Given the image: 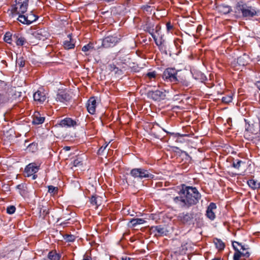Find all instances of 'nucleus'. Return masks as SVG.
Masks as SVG:
<instances>
[{"label": "nucleus", "instance_id": "473e14b6", "mask_svg": "<svg viewBox=\"0 0 260 260\" xmlns=\"http://www.w3.org/2000/svg\"><path fill=\"white\" fill-rule=\"evenodd\" d=\"M109 70L112 72H114L115 75L120 76L123 74L122 70L119 69L114 64H110L109 65Z\"/></svg>", "mask_w": 260, "mask_h": 260}, {"label": "nucleus", "instance_id": "412c9836", "mask_svg": "<svg viewBox=\"0 0 260 260\" xmlns=\"http://www.w3.org/2000/svg\"><path fill=\"white\" fill-rule=\"evenodd\" d=\"M34 99L40 104L43 103L46 99V94L43 89L38 90L34 93Z\"/></svg>", "mask_w": 260, "mask_h": 260}, {"label": "nucleus", "instance_id": "72a5a7b5", "mask_svg": "<svg viewBox=\"0 0 260 260\" xmlns=\"http://www.w3.org/2000/svg\"><path fill=\"white\" fill-rule=\"evenodd\" d=\"M248 186L252 189H255L260 188V182L254 179H250L247 181Z\"/></svg>", "mask_w": 260, "mask_h": 260}, {"label": "nucleus", "instance_id": "09e8293b", "mask_svg": "<svg viewBox=\"0 0 260 260\" xmlns=\"http://www.w3.org/2000/svg\"><path fill=\"white\" fill-rule=\"evenodd\" d=\"M16 210V208L14 206H9L7 208V213L9 214H13Z\"/></svg>", "mask_w": 260, "mask_h": 260}, {"label": "nucleus", "instance_id": "774afa93", "mask_svg": "<svg viewBox=\"0 0 260 260\" xmlns=\"http://www.w3.org/2000/svg\"><path fill=\"white\" fill-rule=\"evenodd\" d=\"M122 260H131V258L128 257H127V256H125L124 257H122Z\"/></svg>", "mask_w": 260, "mask_h": 260}, {"label": "nucleus", "instance_id": "49530a36", "mask_svg": "<svg viewBox=\"0 0 260 260\" xmlns=\"http://www.w3.org/2000/svg\"><path fill=\"white\" fill-rule=\"evenodd\" d=\"M93 48V44L91 43H89L87 45H84L82 48V51L83 52H87L90 50L91 49Z\"/></svg>", "mask_w": 260, "mask_h": 260}, {"label": "nucleus", "instance_id": "5701e85b", "mask_svg": "<svg viewBox=\"0 0 260 260\" xmlns=\"http://www.w3.org/2000/svg\"><path fill=\"white\" fill-rule=\"evenodd\" d=\"M151 233H155L156 235L164 236L166 235L167 230L162 225L152 226L150 228Z\"/></svg>", "mask_w": 260, "mask_h": 260}, {"label": "nucleus", "instance_id": "0eeeda50", "mask_svg": "<svg viewBox=\"0 0 260 260\" xmlns=\"http://www.w3.org/2000/svg\"><path fill=\"white\" fill-rule=\"evenodd\" d=\"M38 18V16L34 13L32 11L27 13L26 15H19L17 20L23 24L30 25L32 22L36 21Z\"/></svg>", "mask_w": 260, "mask_h": 260}, {"label": "nucleus", "instance_id": "37998d69", "mask_svg": "<svg viewBox=\"0 0 260 260\" xmlns=\"http://www.w3.org/2000/svg\"><path fill=\"white\" fill-rule=\"evenodd\" d=\"M233 97L231 95H227L222 98V102L225 104H229L232 101Z\"/></svg>", "mask_w": 260, "mask_h": 260}, {"label": "nucleus", "instance_id": "6e6d98bb", "mask_svg": "<svg viewBox=\"0 0 260 260\" xmlns=\"http://www.w3.org/2000/svg\"><path fill=\"white\" fill-rule=\"evenodd\" d=\"M73 165L75 167H78L79 166H81V165H82V162L81 160H80L78 158H77V159L74 160Z\"/></svg>", "mask_w": 260, "mask_h": 260}, {"label": "nucleus", "instance_id": "9d476101", "mask_svg": "<svg viewBox=\"0 0 260 260\" xmlns=\"http://www.w3.org/2000/svg\"><path fill=\"white\" fill-rule=\"evenodd\" d=\"M176 79V81H175L174 84H178L180 86H182L183 87H191V82L189 78L184 73H181L180 72L177 75Z\"/></svg>", "mask_w": 260, "mask_h": 260}, {"label": "nucleus", "instance_id": "393cba45", "mask_svg": "<svg viewBox=\"0 0 260 260\" xmlns=\"http://www.w3.org/2000/svg\"><path fill=\"white\" fill-rule=\"evenodd\" d=\"M233 66L235 70H240L242 71L244 68V59L240 56L237 58L233 63Z\"/></svg>", "mask_w": 260, "mask_h": 260}, {"label": "nucleus", "instance_id": "a211bd4d", "mask_svg": "<svg viewBox=\"0 0 260 260\" xmlns=\"http://www.w3.org/2000/svg\"><path fill=\"white\" fill-rule=\"evenodd\" d=\"M232 245L235 251L233 256V260H239L240 257L243 255V253L240 251V249L244 250V245L236 241L233 242Z\"/></svg>", "mask_w": 260, "mask_h": 260}, {"label": "nucleus", "instance_id": "9b49d317", "mask_svg": "<svg viewBox=\"0 0 260 260\" xmlns=\"http://www.w3.org/2000/svg\"><path fill=\"white\" fill-rule=\"evenodd\" d=\"M148 98L154 101H160L163 100L166 96V91L164 89L149 90L147 93Z\"/></svg>", "mask_w": 260, "mask_h": 260}, {"label": "nucleus", "instance_id": "a19ab883", "mask_svg": "<svg viewBox=\"0 0 260 260\" xmlns=\"http://www.w3.org/2000/svg\"><path fill=\"white\" fill-rule=\"evenodd\" d=\"M25 60L23 57H19L16 59V64L20 68H23L25 66Z\"/></svg>", "mask_w": 260, "mask_h": 260}, {"label": "nucleus", "instance_id": "423d86ee", "mask_svg": "<svg viewBox=\"0 0 260 260\" xmlns=\"http://www.w3.org/2000/svg\"><path fill=\"white\" fill-rule=\"evenodd\" d=\"M29 0H15V5L13 8V12L16 14L23 15L27 9Z\"/></svg>", "mask_w": 260, "mask_h": 260}, {"label": "nucleus", "instance_id": "680f3d73", "mask_svg": "<svg viewBox=\"0 0 260 260\" xmlns=\"http://www.w3.org/2000/svg\"><path fill=\"white\" fill-rule=\"evenodd\" d=\"M151 7L149 6H147L145 7L144 8V10H145L146 11H151Z\"/></svg>", "mask_w": 260, "mask_h": 260}, {"label": "nucleus", "instance_id": "864d4df0", "mask_svg": "<svg viewBox=\"0 0 260 260\" xmlns=\"http://www.w3.org/2000/svg\"><path fill=\"white\" fill-rule=\"evenodd\" d=\"M8 99L3 94L0 93V104L7 102Z\"/></svg>", "mask_w": 260, "mask_h": 260}, {"label": "nucleus", "instance_id": "4c0bfd02", "mask_svg": "<svg viewBox=\"0 0 260 260\" xmlns=\"http://www.w3.org/2000/svg\"><path fill=\"white\" fill-rule=\"evenodd\" d=\"M90 204L95 206V208H97L100 205V203H99L98 200V197L96 196H92L90 199Z\"/></svg>", "mask_w": 260, "mask_h": 260}, {"label": "nucleus", "instance_id": "0e129e2a", "mask_svg": "<svg viewBox=\"0 0 260 260\" xmlns=\"http://www.w3.org/2000/svg\"><path fill=\"white\" fill-rule=\"evenodd\" d=\"M63 149L66 151H69L71 149V147L70 146H65Z\"/></svg>", "mask_w": 260, "mask_h": 260}, {"label": "nucleus", "instance_id": "bb28decb", "mask_svg": "<svg viewBox=\"0 0 260 260\" xmlns=\"http://www.w3.org/2000/svg\"><path fill=\"white\" fill-rule=\"evenodd\" d=\"M45 117L41 116L39 112H35L33 116L32 123L34 124H41L44 122Z\"/></svg>", "mask_w": 260, "mask_h": 260}, {"label": "nucleus", "instance_id": "aec40b11", "mask_svg": "<svg viewBox=\"0 0 260 260\" xmlns=\"http://www.w3.org/2000/svg\"><path fill=\"white\" fill-rule=\"evenodd\" d=\"M96 102L94 97H91L88 100L86 104V108L88 112L91 114H94L95 112Z\"/></svg>", "mask_w": 260, "mask_h": 260}, {"label": "nucleus", "instance_id": "c85d7f7f", "mask_svg": "<svg viewBox=\"0 0 260 260\" xmlns=\"http://www.w3.org/2000/svg\"><path fill=\"white\" fill-rule=\"evenodd\" d=\"M16 188L18 190L19 193L22 197L25 196L28 193L27 185L24 183L17 185Z\"/></svg>", "mask_w": 260, "mask_h": 260}, {"label": "nucleus", "instance_id": "a878e982", "mask_svg": "<svg viewBox=\"0 0 260 260\" xmlns=\"http://www.w3.org/2000/svg\"><path fill=\"white\" fill-rule=\"evenodd\" d=\"M68 38L69 39V40L64 41L63 43V47L65 49L69 50L74 48L75 47V42L74 40L72 38V34H69L68 35Z\"/></svg>", "mask_w": 260, "mask_h": 260}, {"label": "nucleus", "instance_id": "052dcab7", "mask_svg": "<svg viewBox=\"0 0 260 260\" xmlns=\"http://www.w3.org/2000/svg\"><path fill=\"white\" fill-rule=\"evenodd\" d=\"M70 220V219H68L67 220H65L64 221L61 222L60 223V225H64L65 224H67L69 223L68 220Z\"/></svg>", "mask_w": 260, "mask_h": 260}, {"label": "nucleus", "instance_id": "69168bd1", "mask_svg": "<svg viewBox=\"0 0 260 260\" xmlns=\"http://www.w3.org/2000/svg\"><path fill=\"white\" fill-rule=\"evenodd\" d=\"M182 153L184 154L186 156V157H188V158H191L186 151H182Z\"/></svg>", "mask_w": 260, "mask_h": 260}, {"label": "nucleus", "instance_id": "338daca9", "mask_svg": "<svg viewBox=\"0 0 260 260\" xmlns=\"http://www.w3.org/2000/svg\"><path fill=\"white\" fill-rule=\"evenodd\" d=\"M83 260H91V258L90 256H87L86 257L84 258Z\"/></svg>", "mask_w": 260, "mask_h": 260}, {"label": "nucleus", "instance_id": "58836bf2", "mask_svg": "<svg viewBox=\"0 0 260 260\" xmlns=\"http://www.w3.org/2000/svg\"><path fill=\"white\" fill-rule=\"evenodd\" d=\"M63 238L64 240L67 242H73L76 240V237L73 235H64L63 236Z\"/></svg>", "mask_w": 260, "mask_h": 260}, {"label": "nucleus", "instance_id": "39448f33", "mask_svg": "<svg viewBox=\"0 0 260 260\" xmlns=\"http://www.w3.org/2000/svg\"><path fill=\"white\" fill-rule=\"evenodd\" d=\"M179 72L180 71L177 70L174 68H168L164 70L162 78L167 82L174 83L177 80V77Z\"/></svg>", "mask_w": 260, "mask_h": 260}, {"label": "nucleus", "instance_id": "dca6fc26", "mask_svg": "<svg viewBox=\"0 0 260 260\" xmlns=\"http://www.w3.org/2000/svg\"><path fill=\"white\" fill-rule=\"evenodd\" d=\"M233 11L236 18L244 17V2L242 0L237 2Z\"/></svg>", "mask_w": 260, "mask_h": 260}, {"label": "nucleus", "instance_id": "6e6552de", "mask_svg": "<svg viewBox=\"0 0 260 260\" xmlns=\"http://www.w3.org/2000/svg\"><path fill=\"white\" fill-rule=\"evenodd\" d=\"M154 23L152 19L147 18L144 22L142 23L141 27L145 31L147 32H152L154 31ZM160 27L158 25H156L155 28V32L159 35V31L160 30Z\"/></svg>", "mask_w": 260, "mask_h": 260}, {"label": "nucleus", "instance_id": "a18cd8bd", "mask_svg": "<svg viewBox=\"0 0 260 260\" xmlns=\"http://www.w3.org/2000/svg\"><path fill=\"white\" fill-rule=\"evenodd\" d=\"M156 76V73L155 71H153L151 72H148L146 73L145 75V78H148L149 79L151 80L152 79H155Z\"/></svg>", "mask_w": 260, "mask_h": 260}, {"label": "nucleus", "instance_id": "7c9ffc66", "mask_svg": "<svg viewBox=\"0 0 260 260\" xmlns=\"http://www.w3.org/2000/svg\"><path fill=\"white\" fill-rule=\"evenodd\" d=\"M145 222L146 221L143 218H133L129 221L128 225L132 227H135L136 225L142 224Z\"/></svg>", "mask_w": 260, "mask_h": 260}, {"label": "nucleus", "instance_id": "f704fd0d", "mask_svg": "<svg viewBox=\"0 0 260 260\" xmlns=\"http://www.w3.org/2000/svg\"><path fill=\"white\" fill-rule=\"evenodd\" d=\"M13 40V35L9 32H7L4 37V40L5 42L8 43V44H11L12 41Z\"/></svg>", "mask_w": 260, "mask_h": 260}, {"label": "nucleus", "instance_id": "7ed1b4c3", "mask_svg": "<svg viewBox=\"0 0 260 260\" xmlns=\"http://www.w3.org/2000/svg\"><path fill=\"white\" fill-rule=\"evenodd\" d=\"M121 39V35L116 34L106 36L102 39L101 47L106 49L113 48L120 42Z\"/></svg>", "mask_w": 260, "mask_h": 260}, {"label": "nucleus", "instance_id": "6ab92c4d", "mask_svg": "<svg viewBox=\"0 0 260 260\" xmlns=\"http://www.w3.org/2000/svg\"><path fill=\"white\" fill-rule=\"evenodd\" d=\"M217 206L215 203L211 202L207 207L206 215L211 220L215 219L216 216L214 210H216Z\"/></svg>", "mask_w": 260, "mask_h": 260}, {"label": "nucleus", "instance_id": "4d7b16f0", "mask_svg": "<svg viewBox=\"0 0 260 260\" xmlns=\"http://www.w3.org/2000/svg\"><path fill=\"white\" fill-rule=\"evenodd\" d=\"M7 85L6 82L0 80V89L5 88Z\"/></svg>", "mask_w": 260, "mask_h": 260}, {"label": "nucleus", "instance_id": "3c124183", "mask_svg": "<svg viewBox=\"0 0 260 260\" xmlns=\"http://www.w3.org/2000/svg\"><path fill=\"white\" fill-rule=\"evenodd\" d=\"M109 143L105 144V145H103L102 146H101L100 149L98 150V153L100 155L102 154V153L104 152V150L106 149L107 147L108 146Z\"/></svg>", "mask_w": 260, "mask_h": 260}, {"label": "nucleus", "instance_id": "f3484780", "mask_svg": "<svg viewBox=\"0 0 260 260\" xmlns=\"http://www.w3.org/2000/svg\"><path fill=\"white\" fill-rule=\"evenodd\" d=\"M40 169V166H37L36 163L32 162L27 165L25 169L24 173L25 176L29 177L36 174Z\"/></svg>", "mask_w": 260, "mask_h": 260}, {"label": "nucleus", "instance_id": "c03bdc74", "mask_svg": "<svg viewBox=\"0 0 260 260\" xmlns=\"http://www.w3.org/2000/svg\"><path fill=\"white\" fill-rule=\"evenodd\" d=\"M174 43L177 49H179L181 47V45L183 43V41L182 39L177 38L174 40Z\"/></svg>", "mask_w": 260, "mask_h": 260}, {"label": "nucleus", "instance_id": "8fccbe9b", "mask_svg": "<svg viewBox=\"0 0 260 260\" xmlns=\"http://www.w3.org/2000/svg\"><path fill=\"white\" fill-rule=\"evenodd\" d=\"M242 161L241 160H238V159H236L235 160L233 163V167H234L235 168H236V169H239L240 166V164L241 163H242Z\"/></svg>", "mask_w": 260, "mask_h": 260}, {"label": "nucleus", "instance_id": "e2e57ef3", "mask_svg": "<svg viewBox=\"0 0 260 260\" xmlns=\"http://www.w3.org/2000/svg\"><path fill=\"white\" fill-rule=\"evenodd\" d=\"M256 86L257 87V88L259 89L260 90V80L259 81H258L256 82L255 83Z\"/></svg>", "mask_w": 260, "mask_h": 260}, {"label": "nucleus", "instance_id": "79ce46f5", "mask_svg": "<svg viewBox=\"0 0 260 260\" xmlns=\"http://www.w3.org/2000/svg\"><path fill=\"white\" fill-rule=\"evenodd\" d=\"M27 149L32 152H35L38 149V144L35 143H32L28 146Z\"/></svg>", "mask_w": 260, "mask_h": 260}, {"label": "nucleus", "instance_id": "603ef678", "mask_svg": "<svg viewBox=\"0 0 260 260\" xmlns=\"http://www.w3.org/2000/svg\"><path fill=\"white\" fill-rule=\"evenodd\" d=\"M171 135L174 137V138H179V137H186L188 135L187 134H181L178 133H171Z\"/></svg>", "mask_w": 260, "mask_h": 260}, {"label": "nucleus", "instance_id": "ea45409f", "mask_svg": "<svg viewBox=\"0 0 260 260\" xmlns=\"http://www.w3.org/2000/svg\"><path fill=\"white\" fill-rule=\"evenodd\" d=\"M165 43V40L164 38V35H161L159 37V39H157L156 42V45L159 47V49L161 50L162 48V45Z\"/></svg>", "mask_w": 260, "mask_h": 260}, {"label": "nucleus", "instance_id": "ddd939ff", "mask_svg": "<svg viewBox=\"0 0 260 260\" xmlns=\"http://www.w3.org/2000/svg\"><path fill=\"white\" fill-rule=\"evenodd\" d=\"M31 35L35 38L42 41H45L50 36V34L45 28L34 29Z\"/></svg>", "mask_w": 260, "mask_h": 260}, {"label": "nucleus", "instance_id": "bf43d9fd", "mask_svg": "<svg viewBox=\"0 0 260 260\" xmlns=\"http://www.w3.org/2000/svg\"><path fill=\"white\" fill-rule=\"evenodd\" d=\"M148 33L151 35V37H152V38L153 39V40L155 42V43L156 44L157 39L156 36L154 35V31H153L152 32H148Z\"/></svg>", "mask_w": 260, "mask_h": 260}, {"label": "nucleus", "instance_id": "2eb2a0df", "mask_svg": "<svg viewBox=\"0 0 260 260\" xmlns=\"http://www.w3.org/2000/svg\"><path fill=\"white\" fill-rule=\"evenodd\" d=\"M71 99V96L64 90H59L56 94L55 100L57 102L66 104Z\"/></svg>", "mask_w": 260, "mask_h": 260}, {"label": "nucleus", "instance_id": "cd10ccee", "mask_svg": "<svg viewBox=\"0 0 260 260\" xmlns=\"http://www.w3.org/2000/svg\"><path fill=\"white\" fill-rule=\"evenodd\" d=\"M13 40L15 41L17 46H22L26 43L25 38L19 34H15L13 35Z\"/></svg>", "mask_w": 260, "mask_h": 260}, {"label": "nucleus", "instance_id": "f257e3e1", "mask_svg": "<svg viewBox=\"0 0 260 260\" xmlns=\"http://www.w3.org/2000/svg\"><path fill=\"white\" fill-rule=\"evenodd\" d=\"M178 196L173 198V202L179 207L189 209L197 205L201 198V194L196 187L181 185Z\"/></svg>", "mask_w": 260, "mask_h": 260}, {"label": "nucleus", "instance_id": "c756f323", "mask_svg": "<svg viewBox=\"0 0 260 260\" xmlns=\"http://www.w3.org/2000/svg\"><path fill=\"white\" fill-rule=\"evenodd\" d=\"M61 254L57 253L55 250H51L49 252L46 260H60Z\"/></svg>", "mask_w": 260, "mask_h": 260}, {"label": "nucleus", "instance_id": "c9c22d12", "mask_svg": "<svg viewBox=\"0 0 260 260\" xmlns=\"http://www.w3.org/2000/svg\"><path fill=\"white\" fill-rule=\"evenodd\" d=\"M245 258H247L249 260H253L252 254L253 253L252 250L249 247H246L245 246Z\"/></svg>", "mask_w": 260, "mask_h": 260}, {"label": "nucleus", "instance_id": "4468645a", "mask_svg": "<svg viewBox=\"0 0 260 260\" xmlns=\"http://www.w3.org/2000/svg\"><path fill=\"white\" fill-rule=\"evenodd\" d=\"M260 15V10L254 5L249 6L246 5L245 7V17H252Z\"/></svg>", "mask_w": 260, "mask_h": 260}, {"label": "nucleus", "instance_id": "2f4dec72", "mask_svg": "<svg viewBox=\"0 0 260 260\" xmlns=\"http://www.w3.org/2000/svg\"><path fill=\"white\" fill-rule=\"evenodd\" d=\"M213 242L216 246V248L218 249V250L221 251L224 249L225 244L220 239L216 238H214L213 239Z\"/></svg>", "mask_w": 260, "mask_h": 260}, {"label": "nucleus", "instance_id": "1a4fd4ad", "mask_svg": "<svg viewBox=\"0 0 260 260\" xmlns=\"http://www.w3.org/2000/svg\"><path fill=\"white\" fill-rule=\"evenodd\" d=\"M257 133V125L253 121L245 119V136H251ZM246 138V137H245ZM249 139L250 138H246Z\"/></svg>", "mask_w": 260, "mask_h": 260}, {"label": "nucleus", "instance_id": "20e7f679", "mask_svg": "<svg viewBox=\"0 0 260 260\" xmlns=\"http://www.w3.org/2000/svg\"><path fill=\"white\" fill-rule=\"evenodd\" d=\"M130 175L135 178L143 179L144 178L153 179L154 175L149 171L143 168H134L131 170Z\"/></svg>", "mask_w": 260, "mask_h": 260}, {"label": "nucleus", "instance_id": "f03ea898", "mask_svg": "<svg viewBox=\"0 0 260 260\" xmlns=\"http://www.w3.org/2000/svg\"><path fill=\"white\" fill-rule=\"evenodd\" d=\"M202 214L200 212H194L192 210L190 212H183L179 214L178 219L182 223L185 225L193 224V221L200 222L202 220Z\"/></svg>", "mask_w": 260, "mask_h": 260}, {"label": "nucleus", "instance_id": "13d9d810", "mask_svg": "<svg viewBox=\"0 0 260 260\" xmlns=\"http://www.w3.org/2000/svg\"><path fill=\"white\" fill-rule=\"evenodd\" d=\"M242 95V94H240L239 95V100H238V103L237 104H239V106H240L241 105H242V106H244V103L242 102V98L241 97V96Z\"/></svg>", "mask_w": 260, "mask_h": 260}, {"label": "nucleus", "instance_id": "f8f14e48", "mask_svg": "<svg viewBox=\"0 0 260 260\" xmlns=\"http://www.w3.org/2000/svg\"><path fill=\"white\" fill-rule=\"evenodd\" d=\"M78 120L73 119L70 117H66L57 122L55 126L60 127H75L78 125Z\"/></svg>", "mask_w": 260, "mask_h": 260}, {"label": "nucleus", "instance_id": "de8ad7c7", "mask_svg": "<svg viewBox=\"0 0 260 260\" xmlns=\"http://www.w3.org/2000/svg\"><path fill=\"white\" fill-rule=\"evenodd\" d=\"M48 192L51 193L55 194L58 192V188L56 187H54L52 185H49L48 186Z\"/></svg>", "mask_w": 260, "mask_h": 260}, {"label": "nucleus", "instance_id": "e433bc0d", "mask_svg": "<svg viewBox=\"0 0 260 260\" xmlns=\"http://www.w3.org/2000/svg\"><path fill=\"white\" fill-rule=\"evenodd\" d=\"M49 209L47 208L42 206L40 209V216L43 218H45V216L49 214Z\"/></svg>", "mask_w": 260, "mask_h": 260}, {"label": "nucleus", "instance_id": "b1692460", "mask_svg": "<svg viewBox=\"0 0 260 260\" xmlns=\"http://www.w3.org/2000/svg\"><path fill=\"white\" fill-rule=\"evenodd\" d=\"M192 77L196 80L201 82H204L207 80L206 76L199 71H193L191 72Z\"/></svg>", "mask_w": 260, "mask_h": 260}, {"label": "nucleus", "instance_id": "5fc2aeb1", "mask_svg": "<svg viewBox=\"0 0 260 260\" xmlns=\"http://www.w3.org/2000/svg\"><path fill=\"white\" fill-rule=\"evenodd\" d=\"M166 28L168 31H170L174 28V26L170 21H169L166 23Z\"/></svg>", "mask_w": 260, "mask_h": 260}, {"label": "nucleus", "instance_id": "4be33fe9", "mask_svg": "<svg viewBox=\"0 0 260 260\" xmlns=\"http://www.w3.org/2000/svg\"><path fill=\"white\" fill-rule=\"evenodd\" d=\"M216 10L221 15L228 14L233 11L231 6L225 4L217 6L216 7Z\"/></svg>", "mask_w": 260, "mask_h": 260}]
</instances>
